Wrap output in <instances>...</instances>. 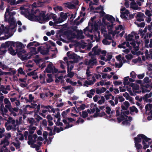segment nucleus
Wrapping results in <instances>:
<instances>
[{"instance_id": "obj_1", "label": "nucleus", "mask_w": 152, "mask_h": 152, "mask_svg": "<svg viewBox=\"0 0 152 152\" xmlns=\"http://www.w3.org/2000/svg\"><path fill=\"white\" fill-rule=\"evenodd\" d=\"M8 112L7 110L4 107L3 104H1L0 107V115H1L3 117V119L6 120V119L9 118L8 122L11 124V125H9L6 126V129L7 130L12 129L13 131L17 130L18 131V126L17 122L14 119L10 117L7 114Z\"/></svg>"}, {"instance_id": "obj_2", "label": "nucleus", "mask_w": 152, "mask_h": 152, "mask_svg": "<svg viewBox=\"0 0 152 152\" xmlns=\"http://www.w3.org/2000/svg\"><path fill=\"white\" fill-rule=\"evenodd\" d=\"M121 111V112L120 114L118 110H117L116 111V115L118 116V122L120 123L123 121L122 123L123 125H129L130 122L132 119L131 117L127 116L129 113V111H123L122 110Z\"/></svg>"}, {"instance_id": "obj_3", "label": "nucleus", "mask_w": 152, "mask_h": 152, "mask_svg": "<svg viewBox=\"0 0 152 152\" xmlns=\"http://www.w3.org/2000/svg\"><path fill=\"white\" fill-rule=\"evenodd\" d=\"M34 13L36 15H36V21H38L40 23H42L46 21L45 12L42 11L40 12L39 10L37 9L34 11Z\"/></svg>"}, {"instance_id": "obj_4", "label": "nucleus", "mask_w": 152, "mask_h": 152, "mask_svg": "<svg viewBox=\"0 0 152 152\" xmlns=\"http://www.w3.org/2000/svg\"><path fill=\"white\" fill-rule=\"evenodd\" d=\"M64 62L62 60L60 61L59 63L61 64L60 66H64L66 64L67 66H69L70 64V66H73L74 65L73 64L77 63L75 62L74 60L73 61H68V58L66 57H64Z\"/></svg>"}, {"instance_id": "obj_5", "label": "nucleus", "mask_w": 152, "mask_h": 152, "mask_svg": "<svg viewBox=\"0 0 152 152\" xmlns=\"http://www.w3.org/2000/svg\"><path fill=\"white\" fill-rule=\"evenodd\" d=\"M141 138L142 139V144L143 146V148L146 149L149 147V145L151 143V142H149V140H151V139L148 138L145 135L142 134H140Z\"/></svg>"}, {"instance_id": "obj_6", "label": "nucleus", "mask_w": 152, "mask_h": 152, "mask_svg": "<svg viewBox=\"0 0 152 152\" xmlns=\"http://www.w3.org/2000/svg\"><path fill=\"white\" fill-rule=\"evenodd\" d=\"M34 10L33 8L31 10V12H28L26 15V17L31 21H36V15H34Z\"/></svg>"}, {"instance_id": "obj_7", "label": "nucleus", "mask_w": 152, "mask_h": 152, "mask_svg": "<svg viewBox=\"0 0 152 152\" xmlns=\"http://www.w3.org/2000/svg\"><path fill=\"white\" fill-rule=\"evenodd\" d=\"M71 52L70 51L66 53L67 55L70 58L74 60V61L76 62H78L79 59L80 57L79 56H78L77 55L74 53H71Z\"/></svg>"}, {"instance_id": "obj_8", "label": "nucleus", "mask_w": 152, "mask_h": 152, "mask_svg": "<svg viewBox=\"0 0 152 152\" xmlns=\"http://www.w3.org/2000/svg\"><path fill=\"white\" fill-rule=\"evenodd\" d=\"M142 139L141 137L140 134H139L137 137L134 138L135 145L137 149H139L142 148V146L141 144H139L138 143L141 141Z\"/></svg>"}, {"instance_id": "obj_9", "label": "nucleus", "mask_w": 152, "mask_h": 152, "mask_svg": "<svg viewBox=\"0 0 152 152\" xmlns=\"http://www.w3.org/2000/svg\"><path fill=\"white\" fill-rule=\"evenodd\" d=\"M37 136L36 134H34L33 136L29 135L28 136V144L34 143L36 141Z\"/></svg>"}, {"instance_id": "obj_10", "label": "nucleus", "mask_w": 152, "mask_h": 152, "mask_svg": "<svg viewBox=\"0 0 152 152\" xmlns=\"http://www.w3.org/2000/svg\"><path fill=\"white\" fill-rule=\"evenodd\" d=\"M85 63L86 65L91 66L94 65H97L96 59V58H91L88 61H86Z\"/></svg>"}, {"instance_id": "obj_11", "label": "nucleus", "mask_w": 152, "mask_h": 152, "mask_svg": "<svg viewBox=\"0 0 152 152\" xmlns=\"http://www.w3.org/2000/svg\"><path fill=\"white\" fill-rule=\"evenodd\" d=\"M29 49L30 51L28 53V58H30L32 56L37 53V49L35 47H31L29 48Z\"/></svg>"}, {"instance_id": "obj_12", "label": "nucleus", "mask_w": 152, "mask_h": 152, "mask_svg": "<svg viewBox=\"0 0 152 152\" xmlns=\"http://www.w3.org/2000/svg\"><path fill=\"white\" fill-rule=\"evenodd\" d=\"M13 47H15L17 52L18 51V50H21L24 47L23 45L19 42H15V46Z\"/></svg>"}, {"instance_id": "obj_13", "label": "nucleus", "mask_w": 152, "mask_h": 152, "mask_svg": "<svg viewBox=\"0 0 152 152\" xmlns=\"http://www.w3.org/2000/svg\"><path fill=\"white\" fill-rule=\"evenodd\" d=\"M106 112L108 115V116H109V120H110V118H111L113 117V114L114 113V110H111L110 108L109 107H106Z\"/></svg>"}, {"instance_id": "obj_14", "label": "nucleus", "mask_w": 152, "mask_h": 152, "mask_svg": "<svg viewBox=\"0 0 152 152\" xmlns=\"http://www.w3.org/2000/svg\"><path fill=\"white\" fill-rule=\"evenodd\" d=\"M42 107H43L44 109L42 110V112L43 113H45L48 111H49V109H51L53 113H55V109L52 106L49 105L46 106H42Z\"/></svg>"}, {"instance_id": "obj_15", "label": "nucleus", "mask_w": 152, "mask_h": 152, "mask_svg": "<svg viewBox=\"0 0 152 152\" xmlns=\"http://www.w3.org/2000/svg\"><path fill=\"white\" fill-rule=\"evenodd\" d=\"M47 42H45L44 44H45L47 47L46 50H42L41 51V53L43 55H46L48 54L49 52V50L51 48V46L49 45V44L47 43Z\"/></svg>"}, {"instance_id": "obj_16", "label": "nucleus", "mask_w": 152, "mask_h": 152, "mask_svg": "<svg viewBox=\"0 0 152 152\" xmlns=\"http://www.w3.org/2000/svg\"><path fill=\"white\" fill-rule=\"evenodd\" d=\"M130 105L129 103L127 101H125L121 104V107L122 109L123 110L127 111L128 107Z\"/></svg>"}, {"instance_id": "obj_17", "label": "nucleus", "mask_w": 152, "mask_h": 152, "mask_svg": "<svg viewBox=\"0 0 152 152\" xmlns=\"http://www.w3.org/2000/svg\"><path fill=\"white\" fill-rule=\"evenodd\" d=\"M13 17L10 15H4L5 21L8 23H14V19Z\"/></svg>"}, {"instance_id": "obj_18", "label": "nucleus", "mask_w": 152, "mask_h": 152, "mask_svg": "<svg viewBox=\"0 0 152 152\" xmlns=\"http://www.w3.org/2000/svg\"><path fill=\"white\" fill-rule=\"evenodd\" d=\"M62 89L64 90H67L68 93L69 94L73 93L74 90L73 88L70 86L62 87Z\"/></svg>"}, {"instance_id": "obj_19", "label": "nucleus", "mask_w": 152, "mask_h": 152, "mask_svg": "<svg viewBox=\"0 0 152 152\" xmlns=\"http://www.w3.org/2000/svg\"><path fill=\"white\" fill-rule=\"evenodd\" d=\"M23 52H18V56H21V60L23 61H24L26 60H27L28 59H29L28 58V53L27 54L25 55H21V53H25L26 52V51L25 50H23Z\"/></svg>"}, {"instance_id": "obj_20", "label": "nucleus", "mask_w": 152, "mask_h": 152, "mask_svg": "<svg viewBox=\"0 0 152 152\" xmlns=\"http://www.w3.org/2000/svg\"><path fill=\"white\" fill-rule=\"evenodd\" d=\"M104 18L111 23H113L115 21V18L113 16L108 14L106 15Z\"/></svg>"}, {"instance_id": "obj_21", "label": "nucleus", "mask_w": 152, "mask_h": 152, "mask_svg": "<svg viewBox=\"0 0 152 152\" xmlns=\"http://www.w3.org/2000/svg\"><path fill=\"white\" fill-rule=\"evenodd\" d=\"M45 70L48 73H56L58 72V69L55 67H47Z\"/></svg>"}, {"instance_id": "obj_22", "label": "nucleus", "mask_w": 152, "mask_h": 152, "mask_svg": "<svg viewBox=\"0 0 152 152\" xmlns=\"http://www.w3.org/2000/svg\"><path fill=\"white\" fill-rule=\"evenodd\" d=\"M116 58L119 62V64H116L115 66H122L123 65V63L122 60L121 55L120 54L117 56L115 57Z\"/></svg>"}, {"instance_id": "obj_23", "label": "nucleus", "mask_w": 152, "mask_h": 152, "mask_svg": "<svg viewBox=\"0 0 152 152\" xmlns=\"http://www.w3.org/2000/svg\"><path fill=\"white\" fill-rule=\"evenodd\" d=\"M130 86L132 88V90L134 93L138 92V90L139 89V86L137 84L131 83L130 84Z\"/></svg>"}, {"instance_id": "obj_24", "label": "nucleus", "mask_w": 152, "mask_h": 152, "mask_svg": "<svg viewBox=\"0 0 152 152\" xmlns=\"http://www.w3.org/2000/svg\"><path fill=\"white\" fill-rule=\"evenodd\" d=\"M4 102L6 104L5 107L8 108L10 111H11V105L10 101L8 99L6 98L4 99Z\"/></svg>"}, {"instance_id": "obj_25", "label": "nucleus", "mask_w": 152, "mask_h": 152, "mask_svg": "<svg viewBox=\"0 0 152 152\" xmlns=\"http://www.w3.org/2000/svg\"><path fill=\"white\" fill-rule=\"evenodd\" d=\"M101 86H108L111 84V82L109 81H106L105 80H101L99 82Z\"/></svg>"}, {"instance_id": "obj_26", "label": "nucleus", "mask_w": 152, "mask_h": 152, "mask_svg": "<svg viewBox=\"0 0 152 152\" xmlns=\"http://www.w3.org/2000/svg\"><path fill=\"white\" fill-rule=\"evenodd\" d=\"M106 90V89L104 87L101 88H97L96 89V92L97 94H99L103 93Z\"/></svg>"}, {"instance_id": "obj_27", "label": "nucleus", "mask_w": 152, "mask_h": 152, "mask_svg": "<svg viewBox=\"0 0 152 152\" xmlns=\"http://www.w3.org/2000/svg\"><path fill=\"white\" fill-rule=\"evenodd\" d=\"M64 4L66 7L69 9H72L75 7V5L70 2L65 3H64Z\"/></svg>"}, {"instance_id": "obj_28", "label": "nucleus", "mask_w": 152, "mask_h": 152, "mask_svg": "<svg viewBox=\"0 0 152 152\" xmlns=\"http://www.w3.org/2000/svg\"><path fill=\"white\" fill-rule=\"evenodd\" d=\"M8 52L11 55H16V53H18V52H15V51L13 48L12 46H10V47L8 49Z\"/></svg>"}, {"instance_id": "obj_29", "label": "nucleus", "mask_w": 152, "mask_h": 152, "mask_svg": "<svg viewBox=\"0 0 152 152\" xmlns=\"http://www.w3.org/2000/svg\"><path fill=\"white\" fill-rule=\"evenodd\" d=\"M123 95L127 100H128L130 102H132L133 101V99L132 98L129 96L127 93L126 92L125 93L123 94Z\"/></svg>"}, {"instance_id": "obj_30", "label": "nucleus", "mask_w": 152, "mask_h": 152, "mask_svg": "<svg viewBox=\"0 0 152 152\" xmlns=\"http://www.w3.org/2000/svg\"><path fill=\"white\" fill-rule=\"evenodd\" d=\"M36 127L35 126H33L31 125L29 126L28 129V131L29 133L30 134H33L34 131L36 130Z\"/></svg>"}, {"instance_id": "obj_31", "label": "nucleus", "mask_w": 152, "mask_h": 152, "mask_svg": "<svg viewBox=\"0 0 152 152\" xmlns=\"http://www.w3.org/2000/svg\"><path fill=\"white\" fill-rule=\"evenodd\" d=\"M5 44L7 48L9 47L10 46L12 47V46H15V42L13 41H9L6 42H5Z\"/></svg>"}, {"instance_id": "obj_32", "label": "nucleus", "mask_w": 152, "mask_h": 152, "mask_svg": "<svg viewBox=\"0 0 152 152\" xmlns=\"http://www.w3.org/2000/svg\"><path fill=\"white\" fill-rule=\"evenodd\" d=\"M66 81L67 83H69L74 86H76L77 84V83L76 82H73L72 81L71 79L69 78H67Z\"/></svg>"}, {"instance_id": "obj_33", "label": "nucleus", "mask_w": 152, "mask_h": 152, "mask_svg": "<svg viewBox=\"0 0 152 152\" xmlns=\"http://www.w3.org/2000/svg\"><path fill=\"white\" fill-rule=\"evenodd\" d=\"M94 82L91 81H88L86 80L84 82L83 86H84L88 87V86L93 84Z\"/></svg>"}, {"instance_id": "obj_34", "label": "nucleus", "mask_w": 152, "mask_h": 152, "mask_svg": "<svg viewBox=\"0 0 152 152\" xmlns=\"http://www.w3.org/2000/svg\"><path fill=\"white\" fill-rule=\"evenodd\" d=\"M98 116L101 117H103L104 118L109 120V116H108L107 115H106L104 112H102L98 114Z\"/></svg>"}, {"instance_id": "obj_35", "label": "nucleus", "mask_w": 152, "mask_h": 152, "mask_svg": "<svg viewBox=\"0 0 152 152\" xmlns=\"http://www.w3.org/2000/svg\"><path fill=\"white\" fill-rule=\"evenodd\" d=\"M60 17L64 20H66L68 16L66 13L64 12H61L60 14Z\"/></svg>"}, {"instance_id": "obj_36", "label": "nucleus", "mask_w": 152, "mask_h": 152, "mask_svg": "<svg viewBox=\"0 0 152 152\" xmlns=\"http://www.w3.org/2000/svg\"><path fill=\"white\" fill-rule=\"evenodd\" d=\"M104 97L107 100L110 98H111L113 100H114L115 99L114 96H112L111 94L105 95L104 96Z\"/></svg>"}, {"instance_id": "obj_37", "label": "nucleus", "mask_w": 152, "mask_h": 152, "mask_svg": "<svg viewBox=\"0 0 152 152\" xmlns=\"http://www.w3.org/2000/svg\"><path fill=\"white\" fill-rule=\"evenodd\" d=\"M134 37L133 35L132 34H129L128 36L126 37V41H132L133 39V37Z\"/></svg>"}, {"instance_id": "obj_38", "label": "nucleus", "mask_w": 152, "mask_h": 152, "mask_svg": "<svg viewBox=\"0 0 152 152\" xmlns=\"http://www.w3.org/2000/svg\"><path fill=\"white\" fill-rule=\"evenodd\" d=\"M96 106L95 105L93 108H91V110L89 109L87 110L88 113L90 114L94 113L96 111Z\"/></svg>"}, {"instance_id": "obj_39", "label": "nucleus", "mask_w": 152, "mask_h": 152, "mask_svg": "<svg viewBox=\"0 0 152 152\" xmlns=\"http://www.w3.org/2000/svg\"><path fill=\"white\" fill-rule=\"evenodd\" d=\"M152 104H147L145 106V109L146 111H150L152 108Z\"/></svg>"}, {"instance_id": "obj_40", "label": "nucleus", "mask_w": 152, "mask_h": 152, "mask_svg": "<svg viewBox=\"0 0 152 152\" xmlns=\"http://www.w3.org/2000/svg\"><path fill=\"white\" fill-rule=\"evenodd\" d=\"M135 23L137 26L138 27H140L141 28L144 27L145 26V22H143L140 23L135 22Z\"/></svg>"}, {"instance_id": "obj_41", "label": "nucleus", "mask_w": 152, "mask_h": 152, "mask_svg": "<svg viewBox=\"0 0 152 152\" xmlns=\"http://www.w3.org/2000/svg\"><path fill=\"white\" fill-rule=\"evenodd\" d=\"M129 77H125L124 78V81L123 83L124 85H127L129 83Z\"/></svg>"}, {"instance_id": "obj_42", "label": "nucleus", "mask_w": 152, "mask_h": 152, "mask_svg": "<svg viewBox=\"0 0 152 152\" xmlns=\"http://www.w3.org/2000/svg\"><path fill=\"white\" fill-rule=\"evenodd\" d=\"M51 14H54L50 12L47 13L45 17V20H46V21L49 20L50 19L52 18L51 16H52V15Z\"/></svg>"}, {"instance_id": "obj_43", "label": "nucleus", "mask_w": 152, "mask_h": 152, "mask_svg": "<svg viewBox=\"0 0 152 152\" xmlns=\"http://www.w3.org/2000/svg\"><path fill=\"white\" fill-rule=\"evenodd\" d=\"M11 137V135L10 133H7L6 134L4 139L1 141V142L4 140H6L7 141L9 142L7 140L10 139Z\"/></svg>"}, {"instance_id": "obj_44", "label": "nucleus", "mask_w": 152, "mask_h": 152, "mask_svg": "<svg viewBox=\"0 0 152 152\" xmlns=\"http://www.w3.org/2000/svg\"><path fill=\"white\" fill-rule=\"evenodd\" d=\"M131 87H132L130 84L129 86L127 87V90L129 92L131 95L133 96L134 94L132 92Z\"/></svg>"}, {"instance_id": "obj_45", "label": "nucleus", "mask_w": 152, "mask_h": 152, "mask_svg": "<svg viewBox=\"0 0 152 152\" xmlns=\"http://www.w3.org/2000/svg\"><path fill=\"white\" fill-rule=\"evenodd\" d=\"M63 129L62 127H60V128L55 127L54 129V131L55 132H56L57 133H58L60 131H63Z\"/></svg>"}, {"instance_id": "obj_46", "label": "nucleus", "mask_w": 152, "mask_h": 152, "mask_svg": "<svg viewBox=\"0 0 152 152\" xmlns=\"http://www.w3.org/2000/svg\"><path fill=\"white\" fill-rule=\"evenodd\" d=\"M101 75H98L97 74H95L94 76L92 77V79L93 80V82H94L96 81V80L95 79V77H96L97 79H98L99 78L101 77Z\"/></svg>"}, {"instance_id": "obj_47", "label": "nucleus", "mask_w": 152, "mask_h": 152, "mask_svg": "<svg viewBox=\"0 0 152 152\" xmlns=\"http://www.w3.org/2000/svg\"><path fill=\"white\" fill-rule=\"evenodd\" d=\"M7 52L6 49L4 48H1V46L0 47V55H2L5 54Z\"/></svg>"}, {"instance_id": "obj_48", "label": "nucleus", "mask_w": 152, "mask_h": 152, "mask_svg": "<svg viewBox=\"0 0 152 152\" xmlns=\"http://www.w3.org/2000/svg\"><path fill=\"white\" fill-rule=\"evenodd\" d=\"M51 15H52V16H51V18L53 19V20L54 21V24L56 26V24L55 23V22L57 21L58 19L57 18V17L55 14Z\"/></svg>"}, {"instance_id": "obj_49", "label": "nucleus", "mask_w": 152, "mask_h": 152, "mask_svg": "<svg viewBox=\"0 0 152 152\" xmlns=\"http://www.w3.org/2000/svg\"><path fill=\"white\" fill-rule=\"evenodd\" d=\"M102 42L104 45H110L111 43V42L108 41L106 39H104L103 40Z\"/></svg>"}, {"instance_id": "obj_50", "label": "nucleus", "mask_w": 152, "mask_h": 152, "mask_svg": "<svg viewBox=\"0 0 152 152\" xmlns=\"http://www.w3.org/2000/svg\"><path fill=\"white\" fill-rule=\"evenodd\" d=\"M88 111L86 112L84 111H83L82 112V115H81L80 113V115L82 116L83 118H86L88 116Z\"/></svg>"}, {"instance_id": "obj_51", "label": "nucleus", "mask_w": 152, "mask_h": 152, "mask_svg": "<svg viewBox=\"0 0 152 152\" xmlns=\"http://www.w3.org/2000/svg\"><path fill=\"white\" fill-rule=\"evenodd\" d=\"M35 119L37 121L39 122L40 120H41L42 118L38 115L35 114L34 115Z\"/></svg>"}, {"instance_id": "obj_52", "label": "nucleus", "mask_w": 152, "mask_h": 152, "mask_svg": "<svg viewBox=\"0 0 152 152\" xmlns=\"http://www.w3.org/2000/svg\"><path fill=\"white\" fill-rule=\"evenodd\" d=\"M130 110L132 112H135L136 113H137L138 110L134 106H133L130 107Z\"/></svg>"}, {"instance_id": "obj_53", "label": "nucleus", "mask_w": 152, "mask_h": 152, "mask_svg": "<svg viewBox=\"0 0 152 152\" xmlns=\"http://www.w3.org/2000/svg\"><path fill=\"white\" fill-rule=\"evenodd\" d=\"M105 101L104 97L103 96L101 97V99L98 101V103L99 104H101L104 103Z\"/></svg>"}, {"instance_id": "obj_54", "label": "nucleus", "mask_w": 152, "mask_h": 152, "mask_svg": "<svg viewBox=\"0 0 152 152\" xmlns=\"http://www.w3.org/2000/svg\"><path fill=\"white\" fill-rule=\"evenodd\" d=\"M84 122V120L81 118H79L77 121L76 123L77 124H78L80 123L82 124Z\"/></svg>"}, {"instance_id": "obj_55", "label": "nucleus", "mask_w": 152, "mask_h": 152, "mask_svg": "<svg viewBox=\"0 0 152 152\" xmlns=\"http://www.w3.org/2000/svg\"><path fill=\"white\" fill-rule=\"evenodd\" d=\"M17 138L19 139L20 140H22L24 139L23 136L20 133H19Z\"/></svg>"}, {"instance_id": "obj_56", "label": "nucleus", "mask_w": 152, "mask_h": 152, "mask_svg": "<svg viewBox=\"0 0 152 152\" xmlns=\"http://www.w3.org/2000/svg\"><path fill=\"white\" fill-rule=\"evenodd\" d=\"M126 58L128 60H131L133 58V56L131 54L125 56Z\"/></svg>"}, {"instance_id": "obj_57", "label": "nucleus", "mask_w": 152, "mask_h": 152, "mask_svg": "<svg viewBox=\"0 0 152 152\" xmlns=\"http://www.w3.org/2000/svg\"><path fill=\"white\" fill-rule=\"evenodd\" d=\"M85 105L84 104H82L80 105L79 107H77L76 106V107L79 110H82L84 109L85 108Z\"/></svg>"}, {"instance_id": "obj_58", "label": "nucleus", "mask_w": 152, "mask_h": 152, "mask_svg": "<svg viewBox=\"0 0 152 152\" xmlns=\"http://www.w3.org/2000/svg\"><path fill=\"white\" fill-rule=\"evenodd\" d=\"M64 20L62 18H59L57 19V21L55 23L56 24V25L58 24L61 23L62 22H63Z\"/></svg>"}, {"instance_id": "obj_59", "label": "nucleus", "mask_w": 152, "mask_h": 152, "mask_svg": "<svg viewBox=\"0 0 152 152\" xmlns=\"http://www.w3.org/2000/svg\"><path fill=\"white\" fill-rule=\"evenodd\" d=\"M149 42V39H146L145 40V46L146 48H149L148 43Z\"/></svg>"}, {"instance_id": "obj_60", "label": "nucleus", "mask_w": 152, "mask_h": 152, "mask_svg": "<svg viewBox=\"0 0 152 152\" xmlns=\"http://www.w3.org/2000/svg\"><path fill=\"white\" fill-rule=\"evenodd\" d=\"M1 87L2 89H1V91H2L3 93L5 94H7L8 93V91L5 89V87L3 86H1Z\"/></svg>"}, {"instance_id": "obj_61", "label": "nucleus", "mask_w": 152, "mask_h": 152, "mask_svg": "<svg viewBox=\"0 0 152 152\" xmlns=\"http://www.w3.org/2000/svg\"><path fill=\"white\" fill-rule=\"evenodd\" d=\"M145 15L142 12H139L137 14V17L139 18H142Z\"/></svg>"}, {"instance_id": "obj_62", "label": "nucleus", "mask_w": 152, "mask_h": 152, "mask_svg": "<svg viewBox=\"0 0 152 152\" xmlns=\"http://www.w3.org/2000/svg\"><path fill=\"white\" fill-rule=\"evenodd\" d=\"M74 75V73L72 72H68V73L67 74V76L70 78H72L73 77Z\"/></svg>"}, {"instance_id": "obj_63", "label": "nucleus", "mask_w": 152, "mask_h": 152, "mask_svg": "<svg viewBox=\"0 0 152 152\" xmlns=\"http://www.w3.org/2000/svg\"><path fill=\"white\" fill-rule=\"evenodd\" d=\"M101 50L98 49L94 53V55H99L100 54Z\"/></svg>"}, {"instance_id": "obj_64", "label": "nucleus", "mask_w": 152, "mask_h": 152, "mask_svg": "<svg viewBox=\"0 0 152 152\" xmlns=\"http://www.w3.org/2000/svg\"><path fill=\"white\" fill-rule=\"evenodd\" d=\"M36 43V41L30 42L28 44L27 46V48H28L30 47L34 46V43Z\"/></svg>"}]
</instances>
